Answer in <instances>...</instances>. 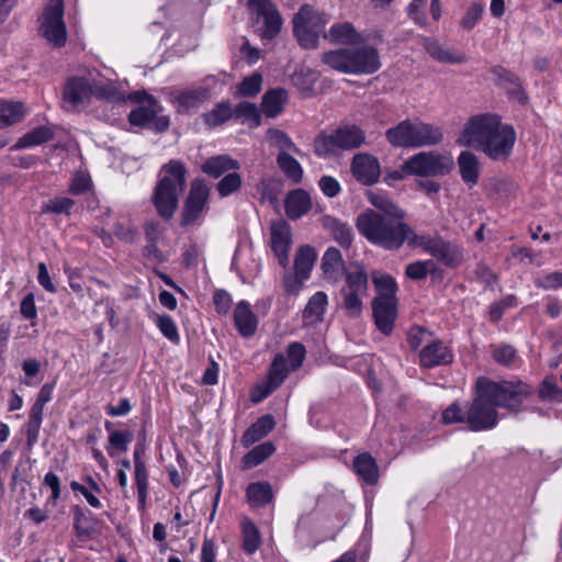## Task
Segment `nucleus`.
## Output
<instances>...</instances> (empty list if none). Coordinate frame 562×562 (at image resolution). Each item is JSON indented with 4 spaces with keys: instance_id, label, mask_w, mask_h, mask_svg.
Returning a JSON list of instances; mask_svg holds the SVG:
<instances>
[{
    "instance_id": "nucleus-1",
    "label": "nucleus",
    "mask_w": 562,
    "mask_h": 562,
    "mask_svg": "<svg viewBox=\"0 0 562 562\" xmlns=\"http://www.w3.org/2000/svg\"><path fill=\"white\" fill-rule=\"evenodd\" d=\"M530 394V386L521 381L495 382L486 376L477 378L475 396L467 409L469 429L482 431L494 428L498 422L497 407L517 414Z\"/></svg>"
},
{
    "instance_id": "nucleus-2",
    "label": "nucleus",
    "mask_w": 562,
    "mask_h": 562,
    "mask_svg": "<svg viewBox=\"0 0 562 562\" xmlns=\"http://www.w3.org/2000/svg\"><path fill=\"white\" fill-rule=\"evenodd\" d=\"M369 201L375 209H367L357 216L358 232L376 247L398 250L404 245L405 232H408L406 212L380 192H370Z\"/></svg>"
},
{
    "instance_id": "nucleus-3",
    "label": "nucleus",
    "mask_w": 562,
    "mask_h": 562,
    "mask_svg": "<svg viewBox=\"0 0 562 562\" xmlns=\"http://www.w3.org/2000/svg\"><path fill=\"white\" fill-rule=\"evenodd\" d=\"M516 142V132L509 124H503L501 116L492 113L477 114L465 123L458 144L474 147L490 159L506 161Z\"/></svg>"
},
{
    "instance_id": "nucleus-4",
    "label": "nucleus",
    "mask_w": 562,
    "mask_h": 562,
    "mask_svg": "<svg viewBox=\"0 0 562 562\" xmlns=\"http://www.w3.org/2000/svg\"><path fill=\"white\" fill-rule=\"evenodd\" d=\"M115 95L114 83L104 79L95 69L69 77L63 90V100L68 110L89 103L92 97L113 100Z\"/></svg>"
},
{
    "instance_id": "nucleus-5",
    "label": "nucleus",
    "mask_w": 562,
    "mask_h": 562,
    "mask_svg": "<svg viewBox=\"0 0 562 562\" xmlns=\"http://www.w3.org/2000/svg\"><path fill=\"white\" fill-rule=\"evenodd\" d=\"M322 61L334 70L352 75H370L381 67L378 49L369 45L325 52Z\"/></svg>"
},
{
    "instance_id": "nucleus-6",
    "label": "nucleus",
    "mask_w": 562,
    "mask_h": 562,
    "mask_svg": "<svg viewBox=\"0 0 562 562\" xmlns=\"http://www.w3.org/2000/svg\"><path fill=\"white\" fill-rule=\"evenodd\" d=\"M386 140L395 147L418 148L436 146L443 139L441 127L418 119H406L385 132Z\"/></svg>"
},
{
    "instance_id": "nucleus-7",
    "label": "nucleus",
    "mask_w": 562,
    "mask_h": 562,
    "mask_svg": "<svg viewBox=\"0 0 562 562\" xmlns=\"http://www.w3.org/2000/svg\"><path fill=\"white\" fill-rule=\"evenodd\" d=\"M366 142V133L355 124L340 126L330 134L321 133L314 140V153L318 157L335 155L337 150H353Z\"/></svg>"
},
{
    "instance_id": "nucleus-8",
    "label": "nucleus",
    "mask_w": 562,
    "mask_h": 562,
    "mask_svg": "<svg viewBox=\"0 0 562 562\" xmlns=\"http://www.w3.org/2000/svg\"><path fill=\"white\" fill-rule=\"evenodd\" d=\"M293 34L304 49H315L319 35L328 23V16L310 4H303L293 18Z\"/></svg>"
},
{
    "instance_id": "nucleus-9",
    "label": "nucleus",
    "mask_w": 562,
    "mask_h": 562,
    "mask_svg": "<svg viewBox=\"0 0 562 562\" xmlns=\"http://www.w3.org/2000/svg\"><path fill=\"white\" fill-rule=\"evenodd\" d=\"M345 285L340 290L342 296V306L351 317L361 314V296L368 292V273L364 266L360 262H351L344 269Z\"/></svg>"
},
{
    "instance_id": "nucleus-10",
    "label": "nucleus",
    "mask_w": 562,
    "mask_h": 562,
    "mask_svg": "<svg viewBox=\"0 0 562 562\" xmlns=\"http://www.w3.org/2000/svg\"><path fill=\"white\" fill-rule=\"evenodd\" d=\"M247 5L252 11L255 32L261 40H274L283 24L278 7L271 0H248Z\"/></svg>"
},
{
    "instance_id": "nucleus-11",
    "label": "nucleus",
    "mask_w": 562,
    "mask_h": 562,
    "mask_svg": "<svg viewBox=\"0 0 562 562\" xmlns=\"http://www.w3.org/2000/svg\"><path fill=\"white\" fill-rule=\"evenodd\" d=\"M453 159L450 155L438 151H420L411 156L404 162V171L407 175L420 177H438L448 175L453 168Z\"/></svg>"
},
{
    "instance_id": "nucleus-12",
    "label": "nucleus",
    "mask_w": 562,
    "mask_h": 562,
    "mask_svg": "<svg viewBox=\"0 0 562 562\" xmlns=\"http://www.w3.org/2000/svg\"><path fill=\"white\" fill-rule=\"evenodd\" d=\"M211 189L203 178H195L190 183L188 195L183 201L180 225L195 226L202 223L203 213L209 209Z\"/></svg>"
},
{
    "instance_id": "nucleus-13",
    "label": "nucleus",
    "mask_w": 562,
    "mask_h": 562,
    "mask_svg": "<svg viewBox=\"0 0 562 562\" xmlns=\"http://www.w3.org/2000/svg\"><path fill=\"white\" fill-rule=\"evenodd\" d=\"M153 202L159 216L166 220L173 216L176 211V161L170 160L161 168Z\"/></svg>"
},
{
    "instance_id": "nucleus-14",
    "label": "nucleus",
    "mask_w": 562,
    "mask_h": 562,
    "mask_svg": "<svg viewBox=\"0 0 562 562\" xmlns=\"http://www.w3.org/2000/svg\"><path fill=\"white\" fill-rule=\"evenodd\" d=\"M64 3L52 0L41 18L40 34L54 47H63L67 41V30L64 22Z\"/></svg>"
},
{
    "instance_id": "nucleus-15",
    "label": "nucleus",
    "mask_w": 562,
    "mask_h": 562,
    "mask_svg": "<svg viewBox=\"0 0 562 562\" xmlns=\"http://www.w3.org/2000/svg\"><path fill=\"white\" fill-rule=\"evenodd\" d=\"M396 296H378L372 301L374 323L384 335H390L397 314Z\"/></svg>"
},
{
    "instance_id": "nucleus-16",
    "label": "nucleus",
    "mask_w": 562,
    "mask_h": 562,
    "mask_svg": "<svg viewBox=\"0 0 562 562\" xmlns=\"http://www.w3.org/2000/svg\"><path fill=\"white\" fill-rule=\"evenodd\" d=\"M353 177L364 186H372L379 181L381 169L379 160L367 153L353 156L351 161Z\"/></svg>"
},
{
    "instance_id": "nucleus-17",
    "label": "nucleus",
    "mask_w": 562,
    "mask_h": 562,
    "mask_svg": "<svg viewBox=\"0 0 562 562\" xmlns=\"http://www.w3.org/2000/svg\"><path fill=\"white\" fill-rule=\"evenodd\" d=\"M292 245V233L285 221L271 225V248L279 263L285 268L289 263V252Z\"/></svg>"
},
{
    "instance_id": "nucleus-18",
    "label": "nucleus",
    "mask_w": 562,
    "mask_h": 562,
    "mask_svg": "<svg viewBox=\"0 0 562 562\" xmlns=\"http://www.w3.org/2000/svg\"><path fill=\"white\" fill-rule=\"evenodd\" d=\"M288 374L289 369L284 356L282 353H277L270 364L267 383L263 387H258L261 393L258 397L252 395V402H260L262 398L279 389Z\"/></svg>"
},
{
    "instance_id": "nucleus-19",
    "label": "nucleus",
    "mask_w": 562,
    "mask_h": 562,
    "mask_svg": "<svg viewBox=\"0 0 562 562\" xmlns=\"http://www.w3.org/2000/svg\"><path fill=\"white\" fill-rule=\"evenodd\" d=\"M216 82V77L210 75L204 78L203 86L179 92L178 106H181L187 111L199 108L210 98L211 86Z\"/></svg>"
},
{
    "instance_id": "nucleus-20",
    "label": "nucleus",
    "mask_w": 562,
    "mask_h": 562,
    "mask_svg": "<svg viewBox=\"0 0 562 562\" xmlns=\"http://www.w3.org/2000/svg\"><path fill=\"white\" fill-rule=\"evenodd\" d=\"M429 255L449 268H456L463 261L462 249L457 244L447 241L440 236H435V243Z\"/></svg>"
},
{
    "instance_id": "nucleus-21",
    "label": "nucleus",
    "mask_w": 562,
    "mask_h": 562,
    "mask_svg": "<svg viewBox=\"0 0 562 562\" xmlns=\"http://www.w3.org/2000/svg\"><path fill=\"white\" fill-rule=\"evenodd\" d=\"M419 359L423 367L434 368L451 363L453 355L441 341H435L422 349Z\"/></svg>"
},
{
    "instance_id": "nucleus-22",
    "label": "nucleus",
    "mask_w": 562,
    "mask_h": 562,
    "mask_svg": "<svg viewBox=\"0 0 562 562\" xmlns=\"http://www.w3.org/2000/svg\"><path fill=\"white\" fill-rule=\"evenodd\" d=\"M234 323L237 331L243 337H251L258 326V318L251 311L250 304L246 301H240L234 311Z\"/></svg>"
},
{
    "instance_id": "nucleus-23",
    "label": "nucleus",
    "mask_w": 562,
    "mask_h": 562,
    "mask_svg": "<svg viewBox=\"0 0 562 562\" xmlns=\"http://www.w3.org/2000/svg\"><path fill=\"white\" fill-rule=\"evenodd\" d=\"M284 207L290 220H299L312 209L311 198L303 189L292 190L285 198Z\"/></svg>"
},
{
    "instance_id": "nucleus-24",
    "label": "nucleus",
    "mask_w": 562,
    "mask_h": 562,
    "mask_svg": "<svg viewBox=\"0 0 562 562\" xmlns=\"http://www.w3.org/2000/svg\"><path fill=\"white\" fill-rule=\"evenodd\" d=\"M490 71L497 77L498 85L506 89L510 97L517 98L519 101L527 99L522 89L520 79L513 71L506 69L503 66H493Z\"/></svg>"
},
{
    "instance_id": "nucleus-25",
    "label": "nucleus",
    "mask_w": 562,
    "mask_h": 562,
    "mask_svg": "<svg viewBox=\"0 0 562 562\" xmlns=\"http://www.w3.org/2000/svg\"><path fill=\"white\" fill-rule=\"evenodd\" d=\"M331 43L340 45H358L364 40L349 22L333 24L328 34H324Z\"/></svg>"
},
{
    "instance_id": "nucleus-26",
    "label": "nucleus",
    "mask_w": 562,
    "mask_h": 562,
    "mask_svg": "<svg viewBox=\"0 0 562 562\" xmlns=\"http://www.w3.org/2000/svg\"><path fill=\"white\" fill-rule=\"evenodd\" d=\"M276 422L272 415L267 414L259 417L254 424H251L241 437V443L244 447H250L255 442L261 440L270 431L273 430Z\"/></svg>"
},
{
    "instance_id": "nucleus-27",
    "label": "nucleus",
    "mask_w": 562,
    "mask_h": 562,
    "mask_svg": "<svg viewBox=\"0 0 562 562\" xmlns=\"http://www.w3.org/2000/svg\"><path fill=\"white\" fill-rule=\"evenodd\" d=\"M458 167L461 179L469 187H474L480 178V161L470 150H463L458 157Z\"/></svg>"
},
{
    "instance_id": "nucleus-28",
    "label": "nucleus",
    "mask_w": 562,
    "mask_h": 562,
    "mask_svg": "<svg viewBox=\"0 0 562 562\" xmlns=\"http://www.w3.org/2000/svg\"><path fill=\"white\" fill-rule=\"evenodd\" d=\"M355 472L369 485L379 481V467L375 459L368 452L358 454L353 459Z\"/></svg>"
},
{
    "instance_id": "nucleus-29",
    "label": "nucleus",
    "mask_w": 562,
    "mask_h": 562,
    "mask_svg": "<svg viewBox=\"0 0 562 562\" xmlns=\"http://www.w3.org/2000/svg\"><path fill=\"white\" fill-rule=\"evenodd\" d=\"M286 99L288 94L283 88H276L266 91L261 101L262 112L268 117H276L283 111Z\"/></svg>"
},
{
    "instance_id": "nucleus-30",
    "label": "nucleus",
    "mask_w": 562,
    "mask_h": 562,
    "mask_svg": "<svg viewBox=\"0 0 562 562\" xmlns=\"http://www.w3.org/2000/svg\"><path fill=\"white\" fill-rule=\"evenodd\" d=\"M316 258L317 254L312 246H300L294 258V273L308 280Z\"/></svg>"
},
{
    "instance_id": "nucleus-31",
    "label": "nucleus",
    "mask_w": 562,
    "mask_h": 562,
    "mask_svg": "<svg viewBox=\"0 0 562 562\" xmlns=\"http://www.w3.org/2000/svg\"><path fill=\"white\" fill-rule=\"evenodd\" d=\"M239 168L237 160L232 159L227 155H218L210 157L202 165V171L213 178H218L229 170Z\"/></svg>"
},
{
    "instance_id": "nucleus-32",
    "label": "nucleus",
    "mask_w": 562,
    "mask_h": 562,
    "mask_svg": "<svg viewBox=\"0 0 562 562\" xmlns=\"http://www.w3.org/2000/svg\"><path fill=\"white\" fill-rule=\"evenodd\" d=\"M423 47L435 60L439 63L461 64L464 61L463 56L452 54L434 37H423Z\"/></svg>"
},
{
    "instance_id": "nucleus-33",
    "label": "nucleus",
    "mask_w": 562,
    "mask_h": 562,
    "mask_svg": "<svg viewBox=\"0 0 562 562\" xmlns=\"http://www.w3.org/2000/svg\"><path fill=\"white\" fill-rule=\"evenodd\" d=\"M54 137V132L48 126H38L24 134L12 147L13 150L44 144Z\"/></svg>"
},
{
    "instance_id": "nucleus-34",
    "label": "nucleus",
    "mask_w": 562,
    "mask_h": 562,
    "mask_svg": "<svg viewBox=\"0 0 562 562\" xmlns=\"http://www.w3.org/2000/svg\"><path fill=\"white\" fill-rule=\"evenodd\" d=\"M321 268L326 279L336 281L339 277L340 269L344 268L340 250L335 247H329L322 258Z\"/></svg>"
},
{
    "instance_id": "nucleus-35",
    "label": "nucleus",
    "mask_w": 562,
    "mask_h": 562,
    "mask_svg": "<svg viewBox=\"0 0 562 562\" xmlns=\"http://www.w3.org/2000/svg\"><path fill=\"white\" fill-rule=\"evenodd\" d=\"M24 115L25 109L22 102H0V128L18 123Z\"/></svg>"
},
{
    "instance_id": "nucleus-36",
    "label": "nucleus",
    "mask_w": 562,
    "mask_h": 562,
    "mask_svg": "<svg viewBox=\"0 0 562 562\" xmlns=\"http://www.w3.org/2000/svg\"><path fill=\"white\" fill-rule=\"evenodd\" d=\"M246 496L256 506H266L273 499V492L268 482L250 483L246 490Z\"/></svg>"
},
{
    "instance_id": "nucleus-37",
    "label": "nucleus",
    "mask_w": 562,
    "mask_h": 562,
    "mask_svg": "<svg viewBox=\"0 0 562 562\" xmlns=\"http://www.w3.org/2000/svg\"><path fill=\"white\" fill-rule=\"evenodd\" d=\"M277 164L286 178L294 183H300L303 178V169L300 162L290 154L280 151L277 157Z\"/></svg>"
},
{
    "instance_id": "nucleus-38",
    "label": "nucleus",
    "mask_w": 562,
    "mask_h": 562,
    "mask_svg": "<svg viewBox=\"0 0 562 562\" xmlns=\"http://www.w3.org/2000/svg\"><path fill=\"white\" fill-rule=\"evenodd\" d=\"M274 451L276 447L271 441H266L254 447L243 458L244 468L251 469L259 465L266 459H268Z\"/></svg>"
},
{
    "instance_id": "nucleus-39",
    "label": "nucleus",
    "mask_w": 562,
    "mask_h": 562,
    "mask_svg": "<svg viewBox=\"0 0 562 562\" xmlns=\"http://www.w3.org/2000/svg\"><path fill=\"white\" fill-rule=\"evenodd\" d=\"M325 226L329 229L333 238L344 248H349L353 236L349 225L336 218H326Z\"/></svg>"
},
{
    "instance_id": "nucleus-40",
    "label": "nucleus",
    "mask_w": 562,
    "mask_h": 562,
    "mask_svg": "<svg viewBox=\"0 0 562 562\" xmlns=\"http://www.w3.org/2000/svg\"><path fill=\"white\" fill-rule=\"evenodd\" d=\"M105 429L110 432L109 435V443L110 447L106 448L108 453L113 456L112 449H116L121 452H126L128 449V445L132 442L134 435L131 430H111V423H105Z\"/></svg>"
},
{
    "instance_id": "nucleus-41",
    "label": "nucleus",
    "mask_w": 562,
    "mask_h": 562,
    "mask_svg": "<svg viewBox=\"0 0 562 562\" xmlns=\"http://www.w3.org/2000/svg\"><path fill=\"white\" fill-rule=\"evenodd\" d=\"M233 114L235 117L250 123L254 127H258L261 123V115L255 103L247 101L240 102L233 110Z\"/></svg>"
},
{
    "instance_id": "nucleus-42",
    "label": "nucleus",
    "mask_w": 562,
    "mask_h": 562,
    "mask_svg": "<svg viewBox=\"0 0 562 562\" xmlns=\"http://www.w3.org/2000/svg\"><path fill=\"white\" fill-rule=\"evenodd\" d=\"M233 115L231 104L221 102L212 111L204 114V122L206 125L215 127L228 121Z\"/></svg>"
},
{
    "instance_id": "nucleus-43",
    "label": "nucleus",
    "mask_w": 562,
    "mask_h": 562,
    "mask_svg": "<svg viewBox=\"0 0 562 562\" xmlns=\"http://www.w3.org/2000/svg\"><path fill=\"white\" fill-rule=\"evenodd\" d=\"M42 420H43V412L35 411V409L31 408L29 420L26 424V445L30 450L38 441Z\"/></svg>"
},
{
    "instance_id": "nucleus-44",
    "label": "nucleus",
    "mask_w": 562,
    "mask_h": 562,
    "mask_svg": "<svg viewBox=\"0 0 562 562\" xmlns=\"http://www.w3.org/2000/svg\"><path fill=\"white\" fill-rule=\"evenodd\" d=\"M327 305V295L319 291L316 292L307 302L303 316L304 318L321 319Z\"/></svg>"
},
{
    "instance_id": "nucleus-45",
    "label": "nucleus",
    "mask_w": 562,
    "mask_h": 562,
    "mask_svg": "<svg viewBox=\"0 0 562 562\" xmlns=\"http://www.w3.org/2000/svg\"><path fill=\"white\" fill-rule=\"evenodd\" d=\"M262 86V75L260 72H252L250 76L243 79L238 86L237 93L241 97L252 98L256 97Z\"/></svg>"
},
{
    "instance_id": "nucleus-46",
    "label": "nucleus",
    "mask_w": 562,
    "mask_h": 562,
    "mask_svg": "<svg viewBox=\"0 0 562 562\" xmlns=\"http://www.w3.org/2000/svg\"><path fill=\"white\" fill-rule=\"evenodd\" d=\"M156 117V110L149 105H140L134 109L130 115L128 121L135 126H149Z\"/></svg>"
},
{
    "instance_id": "nucleus-47",
    "label": "nucleus",
    "mask_w": 562,
    "mask_h": 562,
    "mask_svg": "<svg viewBox=\"0 0 562 562\" xmlns=\"http://www.w3.org/2000/svg\"><path fill=\"white\" fill-rule=\"evenodd\" d=\"M538 395L544 401L562 402V389L558 385L554 378H546L538 390Z\"/></svg>"
},
{
    "instance_id": "nucleus-48",
    "label": "nucleus",
    "mask_w": 562,
    "mask_h": 562,
    "mask_svg": "<svg viewBox=\"0 0 562 562\" xmlns=\"http://www.w3.org/2000/svg\"><path fill=\"white\" fill-rule=\"evenodd\" d=\"M74 206V200L66 196H57L45 203L42 207V212L69 215Z\"/></svg>"
},
{
    "instance_id": "nucleus-49",
    "label": "nucleus",
    "mask_w": 562,
    "mask_h": 562,
    "mask_svg": "<svg viewBox=\"0 0 562 562\" xmlns=\"http://www.w3.org/2000/svg\"><path fill=\"white\" fill-rule=\"evenodd\" d=\"M243 537H244V543H243L244 550L249 554L254 553L260 546V537H259L258 529L256 528V526L252 522L248 521V522L244 524Z\"/></svg>"
},
{
    "instance_id": "nucleus-50",
    "label": "nucleus",
    "mask_w": 562,
    "mask_h": 562,
    "mask_svg": "<svg viewBox=\"0 0 562 562\" xmlns=\"http://www.w3.org/2000/svg\"><path fill=\"white\" fill-rule=\"evenodd\" d=\"M241 187V177L237 172H231L224 176L216 184L221 196H227L236 192Z\"/></svg>"
},
{
    "instance_id": "nucleus-51",
    "label": "nucleus",
    "mask_w": 562,
    "mask_h": 562,
    "mask_svg": "<svg viewBox=\"0 0 562 562\" xmlns=\"http://www.w3.org/2000/svg\"><path fill=\"white\" fill-rule=\"evenodd\" d=\"M435 268L432 260L426 261H414L406 266L405 274L412 280L419 281L424 280L429 271Z\"/></svg>"
},
{
    "instance_id": "nucleus-52",
    "label": "nucleus",
    "mask_w": 562,
    "mask_h": 562,
    "mask_svg": "<svg viewBox=\"0 0 562 562\" xmlns=\"http://www.w3.org/2000/svg\"><path fill=\"white\" fill-rule=\"evenodd\" d=\"M441 422L446 425L468 424V411H464L458 402H454L442 412Z\"/></svg>"
},
{
    "instance_id": "nucleus-53",
    "label": "nucleus",
    "mask_w": 562,
    "mask_h": 562,
    "mask_svg": "<svg viewBox=\"0 0 562 562\" xmlns=\"http://www.w3.org/2000/svg\"><path fill=\"white\" fill-rule=\"evenodd\" d=\"M535 285L546 291H555L562 288V271H553L535 279Z\"/></svg>"
},
{
    "instance_id": "nucleus-54",
    "label": "nucleus",
    "mask_w": 562,
    "mask_h": 562,
    "mask_svg": "<svg viewBox=\"0 0 562 562\" xmlns=\"http://www.w3.org/2000/svg\"><path fill=\"white\" fill-rule=\"evenodd\" d=\"M484 5L477 2L471 3L465 14L460 20V26L465 30H472L482 18Z\"/></svg>"
},
{
    "instance_id": "nucleus-55",
    "label": "nucleus",
    "mask_w": 562,
    "mask_h": 562,
    "mask_svg": "<svg viewBox=\"0 0 562 562\" xmlns=\"http://www.w3.org/2000/svg\"><path fill=\"white\" fill-rule=\"evenodd\" d=\"M405 235L406 237L404 238V244L407 243L411 247H420L426 252L430 254L435 243V237L417 235L409 225L408 232H405Z\"/></svg>"
},
{
    "instance_id": "nucleus-56",
    "label": "nucleus",
    "mask_w": 562,
    "mask_h": 562,
    "mask_svg": "<svg viewBox=\"0 0 562 562\" xmlns=\"http://www.w3.org/2000/svg\"><path fill=\"white\" fill-rule=\"evenodd\" d=\"M305 347L301 342H291L286 348V355L291 362V370L299 369L305 359Z\"/></svg>"
},
{
    "instance_id": "nucleus-57",
    "label": "nucleus",
    "mask_w": 562,
    "mask_h": 562,
    "mask_svg": "<svg viewBox=\"0 0 562 562\" xmlns=\"http://www.w3.org/2000/svg\"><path fill=\"white\" fill-rule=\"evenodd\" d=\"M425 8L426 0H413L407 8L408 16L420 26L427 25Z\"/></svg>"
},
{
    "instance_id": "nucleus-58",
    "label": "nucleus",
    "mask_w": 562,
    "mask_h": 562,
    "mask_svg": "<svg viewBox=\"0 0 562 562\" xmlns=\"http://www.w3.org/2000/svg\"><path fill=\"white\" fill-rule=\"evenodd\" d=\"M373 282L378 290L381 292L379 296H395L397 285L395 280L391 276L383 274L379 278H374Z\"/></svg>"
},
{
    "instance_id": "nucleus-59",
    "label": "nucleus",
    "mask_w": 562,
    "mask_h": 562,
    "mask_svg": "<svg viewBox=\"0 0 562 562\" xmlns=\"http://www.w3.org/2000/svg\"><path fill=\"white\" fill-rule=\"evenodd\" d=\"M268 134L269 137L276 143V145L280 147L281 151H284V149L297 151V147L285 132L278 128H270Z\"/></svg>"
},
{
    "instance_id": "nucleus-60",
    "label": "nucleus",
    "mask_w": 562,
    "mask_h": 562,
    "mask_svg": "<svg viewBox=\"0 0 562 562\" xmlns=\"http://www.w3.org/2000/svg\"><path fill=\"white\" fill-rule=\"evenodd\" d=\"M213 303L218 314L226 315L232 306V296L225 290H216L213 295Z\"/></svg>"
},
{
    "instance_id": "nucleus-61",
    "label": "nucleus",
    "mask_w": 562,
    "mask_h": 562,
    "mask_svg": "<svg viewBox=\"0 0 562 562\" xmlns=\"http://www.w3.org/2000/svg\"><path fill=\"white\" fill-rule=\"evenodd\" d=\"M493 358L501 364L509 366L516 358V350L510 345H502L494 349Z\"/></svg>"
},
{
    "instance_id": "nucleus-62",
    "label": "nucleus",
    "mask_w": 562,
    "mask_h": 562,
    "mask_svg": "<svg viewBox=\"0 0 562 562\" xmlns=\"http://www.w3.org/2000/svg\"><path fill=\"white\" fill-rule=\"evenodd\" d=\"M21 315L29 321H33L37 317V310L35 306V296L33 293L26 294L20 304Z\"/></svg>"
},
{
    "instance_id": "nucleus-63",
    "label": "nucleus",
    "mask_w": 562,
    "mask_h": 562,
    "mask_svg": "<svg viewBox=\"0 0 562 562\" xmlns=\"http://www.w3.org/2000/svg\"><path fill=\"white\" fill-rule=\"evenodd\" d=\"M318 184L326 196L334 198L340 192V184L334 177L323 176Z\"/></svg>"
},
{
    "instance_id": "nucleus-64",
    "label": "nucleus",
    "mask_w": 562,
    "mask_h": 562,
    "mask_svg": "<svg viewBox=\"0 0 562 562\" xmlns=\"http://www.w3.org/2000/svg\"><path fill=\"white\" fill-rule=\"evenodd\" d=\"M156 324L167 338L176 340V325L169 315L157 316Z\"/></svg>"
}]
</instances>
